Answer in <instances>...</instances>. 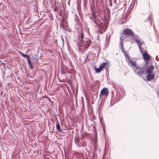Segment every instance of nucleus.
I'll return each instance as SVG.
<instances>
[{"label":"nucleus","instance_id":"1","mask_svg":"<svg viewBox=\"0 0 159 159\" xmlns=\"http://www.w3.org/2000/svg\"><path fill=\"white\" fill-rule=\"evenodd\" d=\"M108 24V23L106 21L103 22H100L99 24H97V27L98 29V33L102 34L105 32L107 28Z\"/></svg>","mask_w":159,"mask_h":159},{"label":"nucleus","instance_id":"2","mask_svg":"<svg viewBox=\"0 0 159 159\" xmlns=\"http://www.w3.org/2000/svg\"><path fill=\"white\" fill-rule=\"evenodd\" d=\"M123 34L126 35L127 36H131V38L133 39V37H135L133 31L129 28L124 29L123 31Z\"/></svg>","mask_w":159,"mask_h":159},{"label":"nucleus","instance_id":"3","mask_svg":"<svg viewBox=\"0 0 159 159\" xmlns=\"http://www.w3.org/2000/svg\"><path fill=\"white\" fill-rule=\"evenodd\" d=\"M82 44L81 43V45H80L82 47H84V48L86 49L89 48L90 46L91 41L90 40L88 39H85L84 40L82 41Z\"/></svg>","mask_w":159,"mask_h":159},{"label":"nucleus","instance_id":"4","mask_svg":"<svg viewBox=\"0 0 159 159\" xmlns=\"http://www.w3.org/2000/svg\"><path fill=\"white\" fill-rule=\"evenodd\" d=\"M109 64L107 62L103 63L101 64L99 66V67L98 68H95V70L97 73H99L103 70L104 68L108 67Z\"/></svg>","mask_w":159,"mask_h":159},{"label":"nucleus","instance_id":"5","mask_svg":"<svg viewBox=\"0 0 159 159\" xmlns=\"http://www.w3.org/2000/svg\"><path fill=\"white\" fill-rule=\"evenodd\" d=\"M108 90L106 88H103L101 90L100 94L99 97L100 98H102L103 96H107L108 95Z\"/></svg>","mask_w":159,"mask_h":159},{"label":"nucleus","instance_id":"6","mask_svg":"<svg viewBox=\"0 0 159 159\" xmlns=\"http://www.w3.org/2000/svg\"><path fill=\"white\" fill-rule=\"evenodd\" d=\"M135 71L138 75H140L143 73L145 71L144 68H141L137 66L135 68Z\"/></svg>","mask_w":159,"mask_h":159},{"label":"nucleus","instance_id":"7","mask_svg":"<svg viewBox=\"0 0 159 159\" xmlns=\"http://www.w3.org/2000/svg\"><path fill=\"white\" fill-rule=\"evenodd\" d=\"M154 75L152 73H147V75L146 76L147 80L148 81H150L154 79Z\"/></svg>","mask_w":159,"mask_h":159},{"label":"nucleus","instance_id":"8","mask_svg":"<svg viewBox=\"0 0 159 159\" xmlns=\"http://www.w3.org/2000/svg\"><path fill=\"white\" fill-rule=\"evenodd\" d=\"M129 58L128 63L131 65L133 66L134 67L135 69L138 66L137 65V64L136 62L130 59Z\"/></svg>","mask_w":159,"mask_h":159},{"label":"nucleus","instance_id":"9","mask_svg":"<svg viewBox=\"0 0 159 159\" xmlns=\"http://www.w3.org/2000/svg\"><path fill=\"white\" fill-rule=\"evenodd\" d=\"M134 39L135 40L138 45L139 46V48H140V47L142 46L143 44V43L140 41V40L138 38L137 36H135V37H133V39Z\"/></svg>","mask_w":159,"mask_h":159},{"label":"nucleus","instance_id":"10","mask_svg":"<svg viewBox=\"0 0 159 159\" xmlns=\"http://www.w3.org/2000/svg\"><path fill=\"white\" fill-rule=\"evenodd\" d=\"M56 129L57 130L61 132H62V130L60 126L59 125V123L58 120L56 122Z\"/></svg>","mask_w":159,"mask_h":159},{"label":"nucleus","instance_id":"11","mask_svg":"<svg viewBox=\"0 0 159 159\" xmlns=\"http://www.w3.org/2000/svg\"><path fill=\"white\" fill-rule=\"evenodd\" d=\"M18 52L22 56L24 57H26L28 61L30 60V57L29 55L25 54L19 51H18Z\"/></svg>","mask_w":159,"mask_h":159},{"label":"nucleus","instance_id":"12","mask_svg":"<svg viewBox=\"0 0 159 159\" xmlns=\"http://www.w3.org/2000/svg\"><path fill=\"white\" fill-rule=\"evenodd\" d=\"M84 37V35L83 32H81L79 34V35L78 37L79 40H81V41H82V40H83Z\"/></svg>","mask_w":159,"mask_h":159},{"label":"nucleus","instance_id":"13","mask_svg":"<svg viewBox=\"0 0 159 159\" xmlns=\"http://www.w3.org/2000/svg\"><path fill=\"white\" fill-rule=\"evenodd\" d=\"M154 69V67L153 66H151L147 69V73H152V71Z\"/></svg>","mask_w":159,"mask_h":159},{"label":"nucleus","instance_id":"14","mask_svg":"<svg viewBox=\"0 0 159 159\" xmlns=\"http://www.w3.org/2000/svg\"><path fill=\"white\" fill-rule=\"evenodd\" d=\"M144 58L147 60H149L150 59V56L147 53H144L143 54Z\"/></svg>","mask_w":159,"mask_h":159},{"label":"nucleus","instance_id":"15","mask_svg":"<svg viewBox=\"0 0 159 159\" xmlns=\"http://www.w3.org/2000/svg\"><path fill=\"white\" fill-rule=\"evenodd\" d=\"M125 34H122L120 37V40L121 41V42H123L124 40L126 38V37Z\"/></svg>","mask_w":159,"mask_h":159},{"label":"nucleus","instance_id":"16","mask_svg":"<svg viewBox=\"0 0 159 159\" xmlns=\"http://www.w3.org/2000/svg\"><path fill=\"white\" fill-rule=\"evenodd\" d=\"M28 61V65L30 67V68L31 69H33V67L31 63V62L30 61V60Z\"/></svg>","mask_w":159,"mask_h":159},{"label":"nucleus","instance_id":"17","mask_svg":"<svg viewBox=\"0 0 159 159\" xmlns=\"http://www.w3.org/2000/svg\"><path fill=\"white\" fill-rule=\"evenodd\" d=\"M120 49H121V52H124L125 51V50H124L123 47L122 42H121V47H120Z\"/></svg>","mask_w":159,"mask_h":159},{"label":"nucleus","instance_id":"18","mask_svg":"<svg viewBox=\"0 0 159 159\" xmlns=\"http://www.w3.org/2000/svg\"><path fill=\"white\" fill-rule=\"evenodd\" d=\"M59 12V15L61 16H62V10L60 9V11H58Z\"/></svg>","mask_w":159,"mask_h":159},{"label":"nucleus","instance_id":"19","mask_svg":"<svg viewBox=\"0 0 159 159\" xmlns=\"http://www.w3.org/2000/svg\"><path fill=\"white\" fill-rule=\"evenodd\" d=\"M123 52L124 53V56L125 57L127 56V57H128V56L125 51L124 52Z\"/></svg>","mask_w":159,"mask_h":159},{"label":"nucleus","instance_id":"20","mask_svg":"<svg viewBox=\"0 0 159 159\" xmlns=\"http://www.w3.org/2000/svg\"><path fill=\"white\" fill-rule=\"evenodd\" d=\"M92 21L94 22V23H95L96 25H97V24H98L97 22H96L95 21V20H92Z\"/></svg>","mask_w":159,"mask_h":159},{"label":"nucleus","instance_id":"21","mask_svg":"<svg viewBox=\"0 0 159 159\" xmlns=\"http://www.w3.org/2000/svg\"><path fill=\"white\" fill-rule=\"evenodd\" d=\"M44 159H50L48 157H45Z\"/></svg>","mask_w":159,"mask_h":159},{"label":"nucleus","instance_id":"22","mask_svg":"<svg viewBox=\"0 0 159 159\" xmlns=\"http://www.w3.org/2000/svg\"><path fill=\"white\" fill-rule=\"evenodd\" d=\"M54 11H57V9H56V8H54Z\"/></svg>","mask_w":159,"mask_h":159},{"label":"nucleus","instance_id":"23","mask_svg":"<svg viewBox=\"0 0 159 159\" xmlns=\"http://www.w3.org/2000/svg\"><path fill=\"white\" fill-rule=\"evenodd\" d=\"M116 2V0H114V2L115 3Z\"/></svg>","mask_w":159,"mask_h":159},{"label":"nucleus","instance_id":"24","mask_svg":"<svg viewBox=\"0 0 159 159\" xmlns=\"http://www.w3.org/2000/svg\"><path fill=\"white\" fill-rule=\"evenodd\" d=\"M111 5H112V3H111V4H110V6H111Z\"/></svg>","mask_w":159,"mask_h":159},{"label":"nucleus","instance_id":"25","mask_svg":"<svg viewBox=\"0 0 159 159\" xmlns=\"http://www.w3.org/2000/svg\"><path fill=\"white\" fill-rule=\"evenodd\" d=\"M93 128L94 129L95 128V127L94 126V125H93Z\"/></svg>","mask_w":159,"mask_h":159},{"label":"nucleus","instance_id":"26","mask_svg":"<svg viewBox=\"0 0 159 159\" xmlns=\"http://www.w3.org/2000/svg\"><path fill=\"white\" fill-rule=\"evenodd\" d=\"M148 6L149 7H150V4L149 3H148Z\"/></svg>","mask_w":159,"mask_h":159},{"label":"nucleus","instance_id":"27","mask_svg":"<svg viewBox=\"0 0 159 159\" xmlns=\"http://www.w3.org/2000/svg\"><path fill=\"white\" fill-rule=\"evenodd\" d=\"M98 83V84H99V85H100V83Z\"/></svg>","mask_w":159,"mask_h":159}]
</instances>
